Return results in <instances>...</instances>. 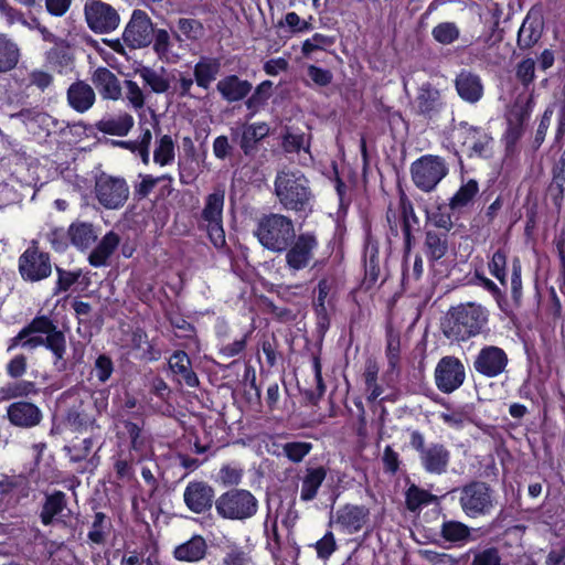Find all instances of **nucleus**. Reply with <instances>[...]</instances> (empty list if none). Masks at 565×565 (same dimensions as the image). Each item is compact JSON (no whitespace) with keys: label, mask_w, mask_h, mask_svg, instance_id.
Instances as JSON below:
<instances>
[{"label":"nucleus","mask_w":565,"mask_h":565,"mask_svg":"<svg viewBox=\"0 0 565 565\" xmlns=\"http://www.w3.org/2000/svg\"><path fill=\"white\" fill-rule=\"evenodd\" d=\"M84 15L89 30L97 34L110 33L120 23L118 11L102 0H86Z\"/></svg>","instance_id":"9b49d317"},{"label":"nucleus","mask_w":565,"mask_h":565,"mask_svg":"<svg viewBox=\"0 0 565 565\" xmlns=\"http://www.w3.org/2000/svg\"><path fill=\"white\" fill-rule=\"evenodd\" d=\"M119 243V236L115 232H108L90 252L88 256L89 264L94 267L105 266Z\"/></svg>","instance_id":"e433bc0d"},{"label":"nucleus","mask_w":565,"mask_h":565,"mask_svg":"<svg viewBox=\"0 0 565 565\" xmlns=\"http://www.w3.org/2000/svg\"><path fill=\"white\" fill-rule=\"evenodd\" d=\"M252 563L249 552L239 546L232 547L222 558V565H252Z\"/></svg>","instance_id":"338daca9"},{"label":"nucleus","mask_w":565,"mask_h":565,"mask_svg":"<svg viewBox=\"0 0 565 565\" xmlns=\"http://www.w3.org/2000/svg\"><path fill=\"white\" fill-rule=\"evenodd\" d=\"M71 510L68 509V500L62 490H53L45 492L41 504L39 519L43 526H51L54 523H65L63 518H68Z\"/></svg>","instance_id":"f3484780"},{"label":"nucleus","mask_w":565,"mask_h":565,"mask_svg":"<svg viewBox=\"0 0 565 565\" xmlns=\"http://www.w3.org/2000/svg\"><path fill=\"white\" fill-rule=\"evenodd\" d=\"M179 32H173L178 41H182L181 35L186 40L196 41L204 34L203 24L196 19L180 18L177 22Z\"/></svg>","instance_id":"a18cd8bd"},{"label":"nucleus","mask_w":565,"mask_h":565,"mask_svg":"<svg viewBox=\"0 0 565 565\" xmlns=\"http://www.w3.org/2000/svg\"><path fill=\"white\" fill-rule=\"evenodd\" d=\"M508 364L505 352L498 347H486L477 355L473 367L480 374L492 377L501 374Z\"/></svg>","instance_id":"6ab92c4d"},{"label":"nucleus","mask_w":565,"mask_h":565,"mask_svg":"<svg viewBox=\"0 0 565 565\" xmlns=\"http://www.w3.org/2000/svg\"><path fill=\"white\" fill-rule=\"evenodd\" d=\"M281 147L284 151L288 153L299 152L300 150L309 152L310 137L305 134L287 132L282 137Z\"/></svg>","instance_id":"5fc2aeb1"},{"label":"nucleus","mask_w":565,"mask_h":565,"mask_svg":"<svg viewBox=\"0 0 565 565\" xmlns=\"http://www.w3.org/2000/svg\"><path fill=\"white\" fill-rule=\"evenodd\" d=\"M458 95L468 103H477L483 95V85L479 75L462 70L455 79Z\"/></svg>","instance_id":"bb28decb"},{"label":"nucleus","mask_w":565,"mask_h":565,"mask_svg":"<svg viewBox=\"0 0 565 565\" xmlns=\"http://www.w3.org/2000/svg\"><path fill=\"white\" fill-rule=\"evenodd\" d=\"M317 248L318 239L313 233L295 234L294 241L287 247V250H284L287 268L291 273L306 269L312 263Z\"/></svg>","instance_id":"f8f14e48"},{"label":"nucleus","mask_w":565,"mask_h":565,"mask_svg":"<svg viewBox=\"0 0 565 565\" xmlns=\"http://www.w3.org/2000/svg\"><path fill=\"white\" fill-rule=\"evenodd\" d=\"M458 492L459 505L470 519L488 516L495 507V491L484 481L472 480L459 488Z\"/></svg>","instance_id":"0eeeda50"},{"label":"nucleus","mask_w":565,"mask_h":565,"mask_svg":"<svg viewBox=\"0 0 565 565\" xmlns=\"http://www.w3.org/2000/svg\"><path fill=\"white\" fill-rule=\"evenodd\" d=\"M36 242L20 256L19 270L21 276L31 281H38L51 275L52 265L47 253L39 250Z\"/></svg>","instance_id":"4468645a"},{"label":"nucleus","mask_w":565,"mask_h":565,"mask_svg":"<svg viewBox=\"0 0 565 565\" xmlns=\"http://www.w3.org/2000/svg\"><path fill=\"white\" fill-rule=\"evenodd\" d=\"M67 237L77 249L87 250L96 243L98 236L92 223L76 221L70 225Z\"/></svg>","instance_id":"2f4dec72"},{"label":"nucleus","mask_w":565,"mask_h":565,"mask_svg":"<svg viewBox=\"0 0 565 565\" xmlns=\"http://www.w3.org/2000/svg\"><path fill=\"white\" fill-rule=\"evenodd\" d=\"M221 71V61L216 57L202 56L194 65L193 75L199 87L207 89Z\"/></svg>","instance_id":"72a5a7b5"},{"label":"nucleus","mask_w":565,"mask_h":565,"mask_svg":"<svg viewBox=\"0 0 565 565\" xmlns=\"http://www.w3.org/2000/svg\"><path fill=\"white\" fill-rule=\"evenodd\" d=\"M7 416L13 426L22 428L34 427L42 419L40 408L35 404L25 401L11 403L7 408Z\"/></svg>","instance_id":"5701e85b"},{"label":"nucleus","mask_w":565,"mask_h":565,"mask_svg":"<svg viewBox=\"0 0 565 565\" xmlns=\"http://www.w3.org/2000/svg\"><path fill=\"white\" fill-rule=\"evenodd\" d=\"M275 195L284 209L301 212L310 207L313 193L307 177L299 170L282 169L277 172Z\"/></svg>","instance_id":"7ed1b4c3"},{"label":"nucleus","mask_w":565,"mask_h":565,"mask_svg":"<svg viewBox=\"0 0 565 565\" xmlns=\"http://www.w3.org/2000/svg\"><path fill=\"white\" fill-rule=\"evenodd\" d=\"M87 398L84 399L79 395V391H63L57 397L56 407L60 412H65V422L74 431L95 433L99 430V426L95 425L94 406L95 402L107 399L110 391H84Z\"/></svg>","instance_id":"f03ea898"},{"label":"nucleus","mask_w":565,"mask_h":565,"mask_svg":"<svg viewBox=\"0 0 565 565\" xmlns=\"http://www.w3.org/2000/svg\"><path fill=\"white\" fill-rule=\"evenodd\" d=\"M273 83L270 81L262 82L245 102L247 109L250 110L249 118L253 117L262 107L265 106L266 102L271 95Z\"/></svg>","instance_id":"49530a36"},{"label":"nucleus","mask_w":565,"mask_h":565,"mask_svg":"<svg viewBox=\"0 0 565 565\" xmlns=\"http://www.w3.org/2000/svg\"><path fill=\"white\" fill-rule=\"evenodd\" d=\"M124 42L131 49L148 46L153 40V25L149 15L139 9L134 10L124 33Z\"/></svg>","instance_id":"2eb2a0df"},{"label":"nucleus","mask_w":565,"mask_h":565,"mask_svg":"<svg viewBox=\"0 0 565 565\" xmlns=\"http://www.w3.org/2000/svg\"><path fill=\"white\" fill-rule=\"evenodd\" d=\"M431 35L439 44L450 45L459 39L460 30L454 22H441L434 26Z\"/></svg>","instance_id":"09e8293b"},{"label":"nucleus","mask_w":565,"mask_h":565,"mask_svg":"<svg viewBox=\"0 0 565 565\" xmlns=\"http://www.w3.org/2000/svg\"><path fill=\"white\" fill-rule=\"evenodd\" d=\"M424 250L430 262L443 258L448 250L447 233L427 231L425 234Z\"/></svg>","instance_id":"58836bf2"},{"label":"nucleus","mask_w":565,"mask_h":565,"mask_svg":"<svg viewBox=\"0 0 565 565\" xmlns=\"http://www.w3.org/2000/svg\"><path fill=\"white\" fill-rule=\"evenodd\" d=\"M113 371L114 365L110 358L102 354L96 359L90 375L93 379H97L99 383H105L110 377Z\"/></svg>","instance_id":"69168bd1"},{"label":"nucleus","mask_w":565,"mask_h":565,"mask_svg":"<svg viewBox=\"0 0 565 565\" xmlns=\"http://www.w3.org/2000/svg\"><path fill=\"white\" fill-rule=\"evenodd\" d=\"M111 530V521L104 512H96L87 539L92 544L104 545Z\"/></svg>","instance_id":"37998d69"},{"label":"nucleus","mask_w":565,"mask_h":565,"mask_svg":"<svg viewBox=\"0 0 565 565\" xmlns=\"http://www.w3.org/2000/svg\"><path fill=\"white\" fill-rule=\"evenodd\" d=\"M95 99L94 89L83 81L73 83L67 89V102L78 113L88 110L94 105Z\"/></svg>","instance_id":"7c9ffc66"},{"label":"nucleus","mask_w":565,"mask_h":565,"mask_svg":"<svg viewBox=\"0 0 565 565\" xmlns=\"http://www.w3.org/2000/svg\"><path fill=\"white\" fill-rule=\"evenodd\" d=\"M19 490L23 495L29 494V480L23 475L8 477L0 480V495H8L12 491Z\"/></svg>","instance_id":"6e6d98bb"},{"label":"nucleus","mask_w":565,"mask_h":565,"mask_svg":"<svg viewBox=\"0 0 565 565\" xmlns=\"http://www.w3.org/2000/svg\"><path fill=\"white\" fill-rule=\"evenodd\" d=\"M254 234L264 248L273 253H284L294 241L296 232L291 218L269 213L258 220Z\"/></svg>","instance_id":"39448f33"},{"label":"nucleus","mask_w":565,"mask_h":565,"mask_svg":"<svg viewBox=\"0 0 565 565\" xmlns=\"http://www.w3.org/2000/svg\"><path fill=\"white\" fill-rule=\"evenodd\" d=\"M225 193L217 189L205 198L203 210L198 217V226L207 233L211 243L220 248L225 245L223 228V206Z\"/></svg>","instance_id":"6e6552de"},{"label":"nucleus","mask_w":565,"mask_h":565,"mask_svg":"<svg viewBox=\"0 0 565 565\" xmlns=\"http://www.w3.org/2000/svg\"><path fill=\"white\" fill-rule=\"evenodd\" d=\"M270 519V514H267V518L265 520V533L267 535V547L270 551L274 558L279 557V553L281 551V539L278 531V524H277V516L274 518L271 521L270 527H268V522Z\"/></svg>","instance_id":"bf43d9fd"},{"label":"nucleus","mask_w":565,"mask_h":565,"mask_svg":"<svg viewBox=\"0 0 565 565\" xmlns=\"http://www.w3.org/2000/svg\"><path fill=\"white\" fill-rule=\"evenodd\" d=\"M334 43V39L316 33L310 39L306 40L302 44V53L305 55H309L315 51L324 50L328 46H331Z\"/></svg>","instance_id":"774afa93"},{"label":"nucleus","mask_w":565,"mask_h":565,"mask_svg":"<svg viewBox=\"0 0 565 565\" xmlns=\"http://www.w3.org/2000/svg\"><path fill=\"white\" fill-rule=\"evenodd\" d=\"M473 529L461 521L445 520L440 525V537L454 546L461 547L469 542L476 541L472 535Z\"/></svg>","instance_id":"c756f323"},{"label":"nucleus","mask_w":565,"mask_h":565,"mask_svg":"<svg viewBox=\"0 0 565 565\" xmlns=\"http://www.w3.org/2000/svg\"><path fill=\"white\" fill-rule=\"evenodd\" d=\"M515 77L524 87L532 84L535 79V61L527 57L519 62L515 67Z\"/></svg>","instance_id":"e2e57ef3"},{"label":"nucleus","mask_w":565,"mask_h":565,"mask_svg":"<svg viewBox=\"0 0 565 565\" xmlns=\"http://www.w3.org/2000/svg\"><path fill=\"white\" fill-rule=\"evenodd\" d=\"M472 553L470 565H501L502 557L497 546H488L481 550H469Z\"/></svg>","instance_id":"603ef678"},{"label":"nucleus","mask_w":565,"mask_h":565,"mask_svg":"<svg viewBox=\"0 0 565 565\" xmlns=\"http://www.w3.org/2000/svg\"><path fill=\"white\" fill-rule=\"evenodd\" d=\"M56 326L47 317H36L26 327H24L12 340L8 350H13L19 345L20 341L31 334H50Z\"/></svg>","instance_id":"ea45409f"},{"label":"nucleus","mask_w":565,"mask_h":565,"mask_svg":"<svg viewBox=\"0 0 565 565\" xmlns=\"http://www.w3.org/2000/svg\"><path fill=\"white\" fill-rule=\"evenodd\" d=\"M505 268L507 255L502 249H498L489 263V270L503 286L507 285Z\"/></svg>","instance_id":"0e129e2a"},{"label":"nucleus","mask_w":565,"mask_h":565,"mask_svg":"<svg viewBox=\"0 0 565 565\" xmlns=\"http://www.w3.org/2000/svg\"><path fill=\"white\" fill-rule=\"evenodd\" d=\"M216 89L228 103H235L249 95L253 85L247 79H241L237 75H228L220 79Z\"/></svg>","instance_id":"cd10ccee"},{"label":"nucleus","mask_w":565,"mask_h":565,"mask_svg":"<svg viewBox=\"0 0 565 565\" xmlns=\"http://www.w3.org/2000/svg\"><path fill=\"white\" fill-rule=\"evenodd\" d=\"M100 440V435L90 433V436L85 437L78 441H73L71 446H65L64 449L73 462H81L88 458L93 447Z\"/></svg>","instance_id":"c03bdc74"},{"label":"nucleus","mask_w":565,"mask_h":565,"mask_svg":"<svg viewBox=\"0 0 565 565\" xmlns=\"http://www.w3.org/2000/svg\"><path fill=\"white\" fill-rule=\"evenodd\" d=\"M92 83L104 99L117 100L121 97L118 77L107 67H98L92 74Z\"/></svg>","instance_id":"c85d7f7f"},{"label":"nucleus","mask_w":565,"mask_h":565,"mask_svg":"<svg viewBox=\"0 0 565 565\" xmlns=\"http://www.w3.org/2000/svg\"><path fill=\"white\" fill-rule=\"evenodd\" d=\"M139 74L145 84L148 85L153 93L163 94L170 88V82L162 73H158L149 67H143L140 70Z\"/></svg>","instance_id":"8fccbe9b"},{"label":"nucleus","mask_w":565,"mask_h":565,"mask_svg":"<svg viewBox=\"0 0 565 565\" xmlns=\"http://www.w3.org/2000/svg\"><path fill=\"white\" fill-rule=\"evenodd\" d=\"M169 365L179 385L193 387L199 384V380L191 369V362L185 352L178 351L173 353L169 360Z\"/></svg>","instance_id":"473e14b6"},{"label":"nucleus","mask_w":565,"mask_h":565,"mask_svg":"<svg viewBox=\"0 0 565 565\" xmlns=\"http://www.w3.org/2000/svg\"><path fill=\"white\" fill-rule=\"evenodd\" d=\"M47 61L60 73H63L72 67L74 56L67 49L57 46L47 52Z\"/></svg>","instance_id":"864d4df0"},{"label":"nucleus","mask_w":565,"mask_h":565,"mask_svg":"<svg viewBox=\"0 0 565 565\" xmlns=\"http://www.w3.org/2000/svg\"><path fill=\"white\" fill-rule=\"evenodd\" d=\"M436 501V495L414 483L405 491V507L409 512H417Z\"/></svg>","instance_id":"79ce46f5"},{"label":"nucleus","mask_w":565,"mask_h":565,"mask_svg":"<svg viewBox=\"0 0 565 565\" xmlns=\"http://www.w3.org/2000/svg\"><path fill=\"white\" fill-rule=\"evenodd\" d=\"M44 345L55 355L56 362L63 361L66 352V340L62 331L54 329L44 338Z\"/></svg>","instance_id":"4d7b16f0"},{"label":"nucleus","mask_w":565,"mask_h":565,"mask_svg":"<svg viewBox=\"0 0 565 565\" xmlns=\"http://www.w3.org/2000/svg\"><path fill=\"white\" fill-rule=\"evenodd\" d=\"M419 458L423 468L428 473L443 475L447 471L450 451L443 444H430Z\"/></svg>","instance_id":"393cba45"},{"label":"nucleus","mask_w":565,"mask_h":565,"mask_svg":"<svg viewBox=\"0 0 565 565\" xmlns=\"http://www.w3.org/2000/svg\"><path fill=\"white\" fill-rule=\"evenodd\" d=\"M285 456L292 462H300L312 449V445L307 441H290L284 445Z\"/></svg>","instance_id":"680f3d73"},{"label":"nucleus","mask_w":565,"mask_h":565,"mask_svg":"<svg viewBox=\"0 0 565 565\" xmlns=\"http://www.w3.org/2000/svg\"><path fill=\"white\" fill-rule=\"evenodd\" d=\"M327 477V469L323 466L307 468L301 480L300 500L312 501Z\"/></svg>","instance_id":"c9c22d12"},{"label":"nucleus","mask_w":565,"mask_h":565,"mask_svg":"<svg viewBox=\"0 0 565 565\" xmlns=\"http://www.w3.org/2000/svg\"><path fill=\"white\" fill-rule=\"evenodd\" d=\"M487 310L475 302L451 307L443 322L444 334L455 341H463L482 330L487 323Z\"/></svg>","instance_id":"20e7f679"},{"label":"nucleus","mask_w":565,"mask_h":565,"mask_svg":"<svg viewBox=\"0 0 565 565\" xmlns=\"http://www.w3.org/2000/svg\"><path fill=\"white\" fill-rule=\"evenodd\" d=\"M257 498L247 489L231 488L222 492L216 501V515L222 520L246 521L258 511Z\"/></svg>","instance_id":"423d86ee"},{"label":"nucleus","mask_w":565,"mask_h":565,"mask_svg":"<svg viewBox=\"0 0 565 565\" xmlns=\"http://www.w3.org/2000/svg\"><path fill=\"white\" fill-rule=\"evenodd\" d=\"M553 180L550 185V191L556 196H563L565 183V151L562 152L558 160L555 162L553 170Z\"/></svg>","instance_id":"052dcab7"},{"label":"nucleus","mask_w":565,"mask_h":565,"mask_svg":"<svg viewBox=\"0 0 565 565\" xmlns=\"http://www.w3.org/2000/svg\"><path fill=\"white\" fill-rule=\"evenodd\" d=\"M462 148L469 158H489L492 154V137L484 130L465 125L462 126Z\"/></svg>","instance_id":"a211bd4d"},{"label":"nucleus","mask_w":565,"mask_h":565,"mask_svg":"<svg viewBox=\"0 0 565 565\" xmlns=\"http://www.w3.org/2000/svg\"><path fill=\"white\" fill-rule=\"evenodd\" d=\"M134 127V118L128 113L119 114L116 117L105 118L96 122V129L100 132L126 136Z\"/></svg>","instance_id":"4c0bfd02"},{"label":"nucleus","mask_w":565,"mask_h":565,"mask_svg":"<svg viewBox=\"0 0 565 565\" xmlns=\"http://www.w3.org/2000/svg\"><path fill=\"white\" fill-rule=\"evenodd\" d=\"M216 501L214 487L205 480H191L183 490V503L194 514H210Z\"/></svg>","instance_id":"ddd939ff"},{"label":"nucleus","mask_w":565,"mask_h":565,"mask_svg":"<svg viewBox=\"0 0 565 565\" xmlns=\"http://www.w3.org/2000/svg\"><path fill=\"white\" fill-rule=\"evenodd\" d=\"M269 126L266 122L246 125L243 129L239 147L245 156L252 157L257 152V143L267 137Z\"/></svg>","instance_id":"f704fd0d"},{"label":"nucleus","mask_w":565,"mask_h":565,"mask_svg":"<svg viewBox=\"0 0 565 565\" xmlns=\"http://www.w3.org/2000/svg\"><path fill=\"white\" fill-rule=\"evenodd\" d=\"M209 553L206 539L201 534H193L189 540L178 544L172 550V556L181 563H200Z\"/></svg>","instance_id":"4be33fe9"},{"label":"nucleus","mask_w":565,"mask_h":565,"mask_svg":"<svg viewBox=\"0 0 565 565\" xmlns=\"http://www.w3.org/2000/svg\"><path fill=\"white\" fill-rule=\"evenodd\" d=\"M317 557L327 561L337 551L338 544L332 531H327L313 545Z\"/></svg>","instance_id":"13d9d810"},{"label":"nucleus","mask_w":565,"mask_h":565,"mask_svg":"<svg viewBox=\"0 0 565 565\" xmlns=\"http://www.w3.org/2000/svg\"><path fill=\"white\" fill-rule=\"evenodd\" d=\"M435 379L438 388H458L465 380V367L457 358L445 356L437 364Z\"/></svg>","instance_id":"aec40b11"},{"label":"nucleus","mask_w":565,"mask_h":565,"mask_svg":"<svg viewBox=\"0 0 565 565\" xmlns=\"http://www.w3.org/2000/svg\"><path fill=\"white\" fill-rule=\"evenodd\" d=\"M415 102L418 114L428 118L437 115L444 107L440 90L430 83L420 85Z\"/></svg>","instance_id":"a878e982"},{"label":"nucleus","mask_w":565,"mask_h":565,"mask_svg":"<svg viewBox=\"0 0 565 565\" xmlns=\"http://www.w3.org/2000/svg\"><path fill=\"white\" fill-rule=\"evenodd\" d=\"M20 58V50L7 34L0 33V73L13 70Z\"/></svg>","instance_id":"a19ab883"},{"label":"nucleus","mask_w":565,"mask_h":565,"mask_svg":"<svg viewBox=\"0 0 565 565\" xmlns=\"http://www.w3.org/2000/svg\"><path fill=\"white\" fill-rule=\"evenodd\" d=\"M479 191L477 181L469 180L466 184L461 185L456 194L450 199L449 207L452 211L460 210L467 206Z\"/></svg>","instance_id":"de8ad7c7"},{"label":"nucleus","mask_w":565,"mask_h":565,"mask_svg":"<svg viewBox=\"0 0 565 565\" xmlns=\"http://www.w3.org/2000/svg\"><path fill=\"white\" fill-rule=\"evenodd\" d=\"M141 423L122 420V430L117 431L119 439H128L129 445L122 447L111 456L113 469L117 480L129 483L135 480L136 463L141 462L148 455L149 446L147 438L141 434Z\"/></svg>","instance_id":"f257e3e1"},{"label":"nucleus","mask_w":565,"mask_h":565,"mask_svg":"<svg viewBox=\"0 0 565 565\" xmlns=\"http://www.w3.org/2000/svg\"><path fill=\"white\" fill-rule=\"evenodd\" d=\"M370 510L365 505L344 504L335 513V523L344 533L361 531L369 521Z\"/></svg>","instance_id":"412c9836"},{"label":"nucleus","mask_w":565,"mask_h":565,"mask_svg":"<svg viewBox=\"0 0 565 565\" xmlns=\"http://www.w3.org/2000/svg\"><path fill=\"white\" fill-rule=\"evenodd\" d=\"M411 173L418 189L430 192L447 175L448 168L443 158L427 154L412 163Z\"/></svg>","instance_id":"9d476101"},{"label":"nucleus","mask_w":565,"mask_h":565,"mask_svg":"<svg viewBox=\"0 0 565 565\" xmlns=\"http://www.w3.org/2000/svg\"><path fill=\"white\" fill-rule=\"evenodd\" d=\"M543 19L537 12L532 10L526 14L518 32L516 44L520 50L533 47L542 36Z\"/></svg>","instance_id":"b1692460"},{"label":"nucleus","mask_w":565,"mask_h":565,"mask_svg":"<svg viewBox=\"0 0 565 565\" xmlns=\"http://www.w3.org/2000/svg\"><path fill=\"white\" fill-rule=\"evenodd\" d=\"M153 160L160 166H167L174 160V142L169 135L162 136L157 141Z\"/></svg>","instance_id":"3c124183"},{"label":"nucleus","mask_w":565,"mask_h":565,"mask_svg":"<svg viewBox=\"0 0 565 565\" xmlns=\"http://www.w3.org/2000/svg\"><path fill=\"white\" fill-rule=\"evenodd\" d=\"M145 404L139 401L135 394L130 391H115L113 397V413L117 417L118 431L122 430V420L129 419L130 422L141 423V429L143 428L145 420Z\"/></svg>","instance_id":"dca6fc26"},{"label":"nucleus","mask_w":565,"mask_h":565,"mask_svg":"<svg viewBox=\"0 0 565 565\" xmlns=\"http://www.w3.org/2000/svg\"><path fill=\"white\" fill-rule=\"evenodd\" d=\"M129 186L124 178L102 172L95 179L94 194L106 210H119L129 199Z\"/></svg>","instance_id":"1a4fd4ad"}]
</instances>
